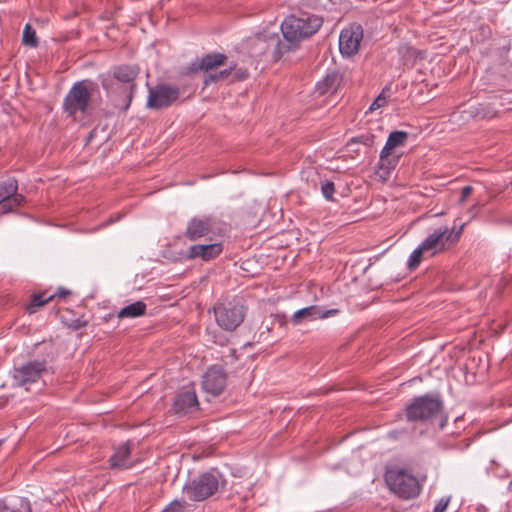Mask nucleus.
<instances>
[{"label":"nucleus","mask_w":512,"mask_h":512,"mask_svg":"<svg viewBox=\"0 0 512 512\" xmlns=\"http://www.w3.org/2000/svg\"><path fill=\"white\" fill-rule=\"evenodd\" d=\"M234 67V70L232 71L230 82L234 81H241L248 77V72L246 69H236V65H232Z\"/></svg>","instance_id":"obj_33"},{"label":"nucleus","mask_w":512,"mask_h":512,"mask_svg":"<svg viewBox=\"0 0 512 512\" xmlns=\"http://www.w3.org/2000/svg\"><path fill=\"white\" fill-rule=\"evenodd\" d=\"M55 298V295H48L47 291L41 293H35L31 296V303L26 307V311L29 314L36 312L37 308L45 305L49 301Z\"/></svg>","instance_id":"obj_24"},{"label":"nucleus","mask_w":512,"mask_h":512,"mask_svg":"<svg viewBox=\"0 0 512 512\" xmlns=\"http://www.w3.org/2000/svg\"><path fill=\"white\" fill-rule=\"evenodd\" d=\"M450 502V497H442L434 507L433 512H444Z\"/></svg>","instance_id":"obj_35"},{"label":"nucleus","mask_w":512,"mask_h":512,"mask_svg":"<svg viewBox=\"0 0 512 512\" xmlns=\"http://www.w3.org/2000/svg\"><path fill=\"white\" fill-rule=\"evenodd\" d=\"M234 70V67L232 65L229 66L227 69H223L219 71L218 73H209L205 76L204 83L205 85H208L209 83H215L220 80L227 79L231 77L232 71Z\"/></svg>","instance_id":"obj_27"},{"label":"nucleus","mask_w":512,"mask_h":512,"mask_svg":"<svg viewBox=\"0 0 512 512\" xmlns=\"http://www.w3.org/2000/svg\"><path fill=\"white\" fill-rule=\"evenodd\" d=\"M127 458H128V442L123 443L121 448L116 451L110 457V465L112 468H127Z\"/></svg>","instance_id":"obj_23"},{"label":"nucleus","mask_w":512,"mask_h":512,"mask_svg":"<svg viewBox=\"0 0 512 512\" xmlns=\"http://www.w3.org/2000/svg\"><path fill=\"white\" fill-rule=\"evenodd\" d=\"M222 232V223L216 217L212 215H196L188 220L184 237L190 241L205 239L212 242Z\"/></svg>","instance_id":"obj_6"},{"label":"nucleus","mask_w":512,"mask_h":512,"mask_svg":"<svg viewBox=\"0 0 512 512\" xmlns=\"http://www.w3.org/2000/svg\"><path fill=\"white\" fill-rule=\"evenodd\" d=\"M363 39V28L359 24H352L343 29L339 36V50L344 56H353L359 51Z\"/></svg>","instance_id":"obj_13"},{"label":"nucleus","mask_w":512,"mask_h":512,"mask_svg":"<svg viewBox=\"0 0 512 512\" xmlns=\"http://www.w3.org/2000/svg\"><path fill=\"white\" fill-rule=\"evenodd\" d=\"M227 383L225 371L217 366L210 367L203 376L202 388L213 397L220 395Z\"/></svg>","instance_id":"obj_14"},{"label":"nucleus","mask_w":512,"mask_h":512,"mask_svg":"<svg viewBox=\"0 0 512 512\" xmlns=\"http://www.w3.org/2000/svg\"><path fill=\"white\" fill-rule=\"evenodd\" d=\"M246 309L239 299L219 302L214 306L218 325L227 331L235 330L244 320Z\"/></svg>","instance_id":"obj_8"},{"label":"nucleus","mask_w":512,"mask_h":512,"mask_svg":"<svg viewBox=\"0 0 512 512\" xmlns=\"http://www.w3.org/2000/svg\"><path fill=\"white\" fill-rule=\"evenodd\" d=\"M102 88L114 106L128 109V65H116L98 76Z\"/></svg>","instance_id":"obj_2"},{"label":"nucleus","mask_w":512,"mask_h":512,"mask_svg":"<svg viewBox=\"0 0 512 512\" xmlns=\"http://www.w3.org/2000/svg\"><path fill=\"white\" fill-rule=\"evenodd\" d=\"M124 317H128V306L123 307L118 313V318Z\"/></svg>","instance_id":"obj_39"},{"label":"nucleus","mask_w":512,"mask_h":512,"mask_svg":"<svg viewBox=\"0 0 512 512\" xmlns=\"http://www.w3.org/2000/svg\"><path fill=\"white\" fill-rule=\"evenodd\" d=\"M98 92V84L90 79L75 82L63 100V110L69 116L88 111L93 93Z\"/></svg>","instance_id":"obj_3"},{"label":"nucleus","mask_w":512,"mask_h":512,"mask_svg":"<svg viewBox=\"0 0 512 512\" xmlns=\"http://www.w3.org/2000/svg\"><path fill=\"white\" fill-rule=\"evenodd\" d=\"M71 294V291L66 289V288H63V287H60L57 292H55L53 295H55V297H58V298H65L67 297L68 295Z\"/></svg>","instance_id":"obj_38"},{"label":"nucleus","mask_w":512,"mask_h":512,"mask_svg":"<svg viewBox=\"0 0 512 512\" xmlns=\"http://www.w3.org/2000/svg\"><path fill=\"white\" fill-rule=\"evenodd\" d=\"M339 313V310L338 309H329V310H325L323 311L321 308H320V319H324V318H328L330 316H334L336 314Z\"/></svg>","instance_id":"obj_37"},{"label":"nucleus","mask_w":512,"mask_h":512,"mask_svg":"<svg viewBox=\"0 0 512 512\" xmlns=\"http://www.w3.org/2000/svg\"><path fill=\"white\" fill-rule=\"evenodd\" d=\"M317 319H320V307L312 305L294 312L291 317V323L296 326L304 322H311Z\"/></svg>","instance_id":"obj_21"},{"label":"nucleus","mask_w":512,"mask_h":512,"mask_svg":"<svg viewBox=\"0 0 512 512\" xmlns=\"http://www.w3.org/2000/svg\"><path fill=\"white\" fill-rule=\"evenodd\" d=\"M92 137H93V133L91 132V133L89 134L88 141H90V139H91Z\"/></svg>","instance_id":"obj_41"},{"label":"nucleus","mask_w":512,"mask_h":512,"mask_svg":"<svg viewBox=\"0 0 512 512\" xmlns=\"http://www.w3.org/2000/svg\"><path fill=\"white\" fill-rule=\"evenodd\" d=\"M443 408V402L438 396L425 394L414 397L406 406L404 415L409 422H424L436 416Z\"/></svg>","instance_id":"obj_7"},{"label":"nucleus","mask_w":512,"mask_h":512,"mask_svg":"<svg viewBox=\"0 0 512 512\" xmlns=\"http://www.w3.org/2000/svg\"><path fill=\"white\" fill-rule=\"evenodd\" d=\"M180 95V90L168 84H158L149 88L148 106L161 109L171 106Z\"/></svg>","instance_id":"obj_11"},{"label":"nucleus","mask_w":512,"mask_h":512,"mask_svg":"<svg viewBox=\"0 0 512 512\" xmlns=\"http://www.w3.org/2000/svg\"><path fill=\"white\" fill-rule=\"evenodd\" d=\"M408 133L405 131H393L389 134L388 139L383 147L384 150L393 152V150L397 147H402L405 145L408 139Z\"/></svg>","instance_id":"obj_22"},{"label":"nucleus","mask_w":512,"mask_h":512,"mask_svg":"<svg viewBox=\"0 0 512 512\" xmlns=\"http://www.w3.org/2000/svg\"><path fill=\"white\" fill-rule=\"evenodd\" d=\"M186 507L187 502L185 500H174L161 512H184Z\"/></svg>","instance_id":"obj_30"},{"label":"nucleus","mask_w":512,"mask_h":512,"mask_svg":"<svg viewBox=\"0 0 512 512\" xmlns=\"http://www.w3.org/2000/svg\"><path fill=\"white\" fill-rule=\"evenodd\" d=\"M375 140V136L371 134H363L357 137H353L347 143V147L354 152H358V149H353V146L357 144H363L364 146H372Z\"/></svg>","instance_id":"obj_26"},{"label":"nucleus","mask_w":512,"mask_h":512,"mask_svg":"<svg viewBox=\"0 0 512 512\" xmlns=\"http://www.w3.org/2000/svg\"><path fill=\"white\" fill-rule=\"evenodd\" d=\"M321 192L328 201H334L335 185L332 181H324L321 183Z\"/></svg>","instance_id":"obj_29"},{"label":"nucleus","mask_w":512,"mask_h":512,"mask_svg":"<svg viewBox=\"0 0 512 512\" xmlns=\"http://www.w3.org/2000/svg\"><path fill=\"white\" fill-rule=\"evenodd\" d=\"M22 44L24 46L36 48L39 45L38 37L35 29L30 25L26 24L22 34Z\"/></svg>","instance_id":"obj_25"},{"label":"nucleus","mask_w":512,"mask_h":512,"mask_svg":"<svg viewBox=\"0 0 512 512\" xmlns=\"http://www.w3.org/2000/svg\"><path fill=\"white\" fill-rule=\"evenodd\" d=\"M129 74H130V76H131V75L136 74V72H134V71L130 68Z\"/></svg>","instance_id":"obj_40"},{"label":"nucleus","mask_w":512,"mask_h":512,"mask_svg":"<svg viewBox=\"0 0 512 512\" xmlns=\"http://www.w3.org/2000/svg\"><path fill=\"white\" fill-rule=\"evenodd\" d=\"M384 92L385 90H383L381 94L373 101L369 107V111L377 110L387 104V98L384 96Z\"/></svg>","instance_id":"obj_34"},{"label":"nucleus","mask_w":512,"mask_h":512,"mask_svg":"<svg viewBox=\"0 0 512 512\" xmlns=\"http://www.w3.org/2000/svg\"><path fill=\"white\" fill-rule=\"evenodd\" d=\"M385 481L389 489L402 499L416 498L421 491L418 479L402 468H391L385 472Z\"/></svg>","instance_id":"obj_5"},{"label":"nucleus","mask_w":512,"mask_h":512,"mask_svg":"<svg viewBox=\"0 0 512 512\" xmlns=\"http://www.w3.org/2000/svg\"><path fill=\"white\" fill-rule=\"evenodd\" d=\"M62 321L67 327L71 328L72 330H79L87 325V322L80 318L66 319L64 316H62Z\"/></svg>","instance_id":"obj_32"},{"label":"nucleus","mask_w":512,"mask_h":512,"mask_svg":"<svg viewBox=\"0 0 512 512\" xmlns=\"http://www.w3.org/2000/svg\"><path fill=\"white\" fill-rule=\"evenodd\" d=\"M0 512H32V508L28 499L13 497L0 501Z\"/></svg>","instance_id":"obj_20"},{"label":"nucleus","mask_w":512,"mask_h":512,"mask_svg":"<svg viewBox=\"0 0 512 512\" xmlns=\"http://www.w3.org/2000/svg\"><path fill=\"white\" fill-rule=\"evenodd\" d=\"M199 408L198 398L194 391H185L179 393L173 403V409L176 414L184 415L193 413Z\"/></svg>","instance_id":"obj_17"},{"label":"nucleus","mask_w":512,"mask_h":512,"mask_svg":"<svg viewBox=\"0 0 512 512\" xmlns=\"http://www.w3.org/2000/svg\"><path fill=\"white\" fill-rule=\"evenodd\" d=\"M464 226L465 224H462L458 229L447 226L435 229L420 243L421 249H424L426 252L431 251L432 255L447 250L451 245L459 241Z\"/></svg>","instance_id":"obj_9"},{"label":"nucleus","mask_w":512,"mask_h":512,"mask_svg":"<svg viewBox=\"0 0 512 512\" xmlns=\"http://www.w3.org/2000/svg\"><path fill=\"white\" fill-rule=\"evenodd\" d=\"M424 252L426 251L421 249V245L412 251L407 261V267L409 270H415L420 265Z\"/></svg>","instance_id":"obj_28"},{"label":"nucleus","mask_w":512,"mask_h":512,"mask_svg":"<svg viewBox=\"0 0 512 512\" xmlns=\"http://www.w3.org/2000/svg\"><path fill=\"white\" fill-rule=\"evenodd\" d=\"M472 192H473V187L472 186H470V185L464 186L461 189L460 202L461 203L465 202V200L471 195Z\"/></svg>","instance_id":"obj_36"},{"label":"nucleus","mask_w":512,"mask_h":512,"mask_svg":"<svg viewBox=\"0 0 512 512\" xmlns=\"http://www.w3.org/2000/svg\"><path fill=\"white\" fill-rule=\"evenodd\" d=\"M222 244L215 240L208 244L192 245L187 250V258H200L204 261H210L218 257L222 252Z\"/></svg>","instance_id":"obj_16"},{"label":"nucleus","mask_w":512,"mask_h":512,"mask_svg":"<svg viewBox=\"0 0 512 512\" xmlns=\"http://www.w3.org/2000/svg\"><path fill=\"white\" fill-rule=\"evenodd\" d=\"M227 57L222 53H211L197 59L189 67L190 72H197L203 70L209 72L210 70L221 66L225 63Z\"/></svg>","instance_id":"obj_18"},{"label":"nucleus","mask_w":512,"mask_h":512,"mask_svg":"<svg viewBox=\"0 0 512 512\" xmlns=\"http://www.w3.org/2000/svg\"><path fill=\"white\" fill-rule=\"evenodd\" d=\"M323 19L314 14H303L300 17L291 15L281 24L282 39L277 36L273 50V59L280 60L285 54L294 52L300 43L314 35L322 26Z\"/></svg>","instance_id":"obj_1"},{"label":"nucleus","mask_w":512,"mask_h":512,"mask_svg":"<svg viewBox=\"0 0 512 512\" xmlns=\"http://www.w3.org/2000/svg\"><path fill=\"white\" fill-rule=\"evenodd\" d=\"M18 183L14 178L0 183V212L6 214L14 211L25 201L22 194L17 193Z\"/></svg>","instance_id":"obj_12"},{"label":"nucleus","mask_w":512,"mask_h":512,"mask_svg":"<svg viewBox=\"0 0 512 512\" xmlns=\"http://www.w3.org/2000/svg\"><path fill=\"white\" fill-rule=\"evenodd\" d=\"M401 155L382 149L379 156V161L375 167V174L382 181L389 179L391 173L397 167Z\"/></svg>","instance_id":"obj_15"},{"label":"nucleus","mask_w":512,"mask_h":512,"mask_svg":"<svg viewBox=\"0 0 512 512\" xmlns=\"http://www.w3.org/2000/svg\"><path fill=\"white\" fill-rule=\"evenodd\" d=\"M510 185L512 186V181L510 182Z\"/></svg>","instance_id":"obj_42"},{"label":"nucleus","mask_w":512,"mask_h":512,"mask_svg":"<svg viewBox=\"0 0 512 512\" xmlns=\"http://www.w3.org/2000/svg\"><path fill=\"white\" fill-rule=\"evenodd\" d=\"M47 373L48 367L45 360H33L20 367H15L12 377L16 386L25 387L28 390L31 384L36 383Z\"/></svg>","instance_id":"obj_10"},{"label":"nucleus","mask_w":512,"mask_h":512,"mask_svg":"<svg viewBox=\"0 0 512 512\" xmlns=\"http://www.w3.org/2000/svg\"><path fill=\"white\" fill-rule=\"evenodd\" d=\"M146 304L142 301H136L130 304V318L138 317L145 313Z\"/></svg>","instance_id":"obj_31"},{"label":"nucleus","mask_w":512,"mask_h":512,"mask_svg":"<svg viewBox=\"0 0 512 512\" xmlns=\"http://www.w3.org/2000/svg\"><path fill=\"white\" fill-rule=\"evenodd\" d=\"M224 482L222 475L216 469L204 472L197 478L189 480L182 488L189 500L201 502L213 496Z\"/></svg>","instance_id":"obj_4"},{"label":"nucleus","mask_w":512,"mask_h":512,"mask_svg":"<svg viewBox=\"0 0 512 512\" xmlns=\"http://www.w3.org/2000/svg\"><path fill=\"white\" fill-rule=\"evenodd\" d=\"M341 80V75L337 71L328 72L322 80L317 82L315 90L319 95L334 94L338 90Z\"/></svg>","instance_id":"obj_19"}]
</instances>
